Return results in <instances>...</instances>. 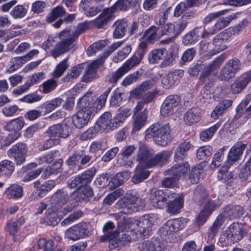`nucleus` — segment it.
<instances>
[{
  "instance_id": "obj_1",
  "label": "nucleus",
  "mask_w": 251,
  "mask_h": 251,
  "mask_svg": "<svg viewBox=\"0 0 251 251\" xmlns=\"http://www.w3.org/2000/svg\"><path fill=\"white\" fill-rule=\"evenodd\" d=\"M96 172V168L92 167L75 176L72 177L69 179L68 182L69 188L71 189L75 187L81 188L79 190L72 193L75 201H87L93 196V189L87 185L92 181Z\"/></svg>"
},
{
  "instance_id": "obj_2",
  "label": "nucleus",
  "mask_w": 251,
  "mask_h": 251,
  "mask_svg": "<svg viewBox=\"0 0 251 251\" xmlns=\"http://www.w3.org/2000/svg\"><path fill=\"white\" fill-rule=\"evenodd\" d=\"M154 153L153 149L140 142L135 159L139 166L150 168L156 165L162 166L168 162L171 156L170 152L167 151H163L154 156Z\"/></svg>"
},
{
  "instance_id": "obj_3",
  "label": "nucleus",
  "mask_w": 251,
  "mask_h": 251,
  "mask_svg": "<svg viewBox=\"0 0 251 251\" xmlns=\"http://www.w3.org/2000/svg\"><path fill=\"white\" fill-rule=\"evenodd\" d=\"M169 124L156 123L151 125L145 132L146 140L152 139L157 145L166 146L171 143L173 137Z\"/></svg>"
},
{
  "instance_id": "obj_4",
  "label": "nucleus",
  "mask_w": 251,
  "mask_h": 251,
  "mask_svg": "<svg viewBox=\"0 0 251 251\" xmlns=\"http://www.w3.org/2000/svg\"><path fill=\"white\" fill-rule=\"evenodd\" d=\"M193 200L199 205H203V209L210 214L222 204L219 199L211 200L205 189L200 186L194 192Z\"/></svg>"
},
{
  "instance_id": "obj_5",
  "label": "nucleus",
  "mask_w": 251,
  "mask_h": 251,
  "mask_svg": "<svg viewBox=\"0 0 251 251\" xmlns=\"http://www.w3.org/2000/svg\"><path fill=\"white\" fill-rule=\"evenodd\" d=\"M69 32L68 29H66L60 33L61 41L57 43L54 49L51 52L52 56L55 59L69 51L74 46V43L76 41L77 39L72 34H70Z\"/></svg>"
},
{
  "instance_id": "obj_6",
  "label": "nucleus",
  "mask_w": 251,
  "mask_h": 251,
  "mask_svg": "<svg viewBox=\"0 0 251 251\" xmlns=\"http://www.w3.org/2000/svg\"><path fill=\"white\" fill-rule=\"evenodd\" d=\"M243 226L238 223H233L225 230L220 237L221 242H225L226 245H232L241 240L244 235Z\"/></svg>"
},
{
  "instance_id": "obj_7",
  "label": "nucleus",
  "mask_w": 251,
  "mask_h": 251,
  "mask_svg": "<svg viewBox=\"0 0 251 251\" xmlns=\"http://www.w3.org/2000/svg\"><path fill=\"white\" fill-rule=\"evenodd\" d=\"M141 61L142 60L137 57L136 55L134 54L116 71L112 72L107 75L106 79L110 83L114 84H116L119 79L131 69L139 64L141 62Z\"/></svg>"
},
{
  "instance_id": "obj_8",
  "label": "nucleus",
  "mask_w": 251,
  "mask_h": 251,
  "mask_svg": "<svg viewBox=\"0 0 251 251\" xmlns=\"http://www.w3.org/2000/svg\"><path fill=\"white\" fill-rule=\"evenodd\" d=\"M92 156L85 151L78 150L74 151L66 161L70 168H77L79 170L87 165L92 159Z\"/></svg>"
},
{
  "instance_id": "obj_9",
  "label": "nucleus",
  "mask_w": 251,
  "mask_h": 251,
  "mask_svg": "<svg viewBox=\"0 0 251 251\" xmlns=\"http://www.w3.org/2000/svg\"><path fill=\"white\" fill-rule=\"evenodd\" d=\"M242 63L237 58L230 59L225 64L220 72L219 78L222 81H228L234 77L241 69Z\"/></svg>"
},
{
  "instance_id": "obj_10",
  "label": "nucleus",
  "mask_w": 251,
  "mask_h": 251,
  "mask_svg": "<svg viewBox=\"0 0 251 251\" xmlns=\"http://www.w3.org/2000/svg\"><path fill=\"white\" fill-rule=\"evenodd\" d=\"M227 55L224 53L217 57L211 63L207 66L204 65V68L200 76V80L201 82L210 81V77L215 74V71L221 65L226 58Z\"/></svg>"
},
{
  "instance_id": "obj_11",
  "label": "nucleus",
  "mask_w": 251,
  "mask_h": 251,
  "mask_svg": "<svg viewBox=\"0 0 251 251\" xmlns=\"http://www.w3.org/2000/svg\"><path fill=\"white\" fill-rule=\"evenodd\" d=\"M27 151V145L19 142L13 146L8 151V155L14 158L17 165H21L25 161Z\"/></svg>"
},
{
  "instance_id": "obj_12",
  "label": "nucleus",
  "mask_w": 251,
  "mask_h": 251,
  "mask_svg": "<svg viewBox=\"0 0 251 251\" xmlns=\"http://www.w3.org/2000/svg\"><path fill=\"white\" fill-rule=\"evenodd\" d=\"M124 215L123 212H119L114 214V217L118 222V229L112 232L109 235V237L111 240V242H113V239L118 235L120 232L125 231L131 227L133 220L128 218L127 216H124Z\"/></svg>"
},
{
  "instance_id": "obj_13",
  "label": "nucleus",
  "mask_w": 251,
  "mask_h": 251,
  "mask_svg": "<svg viewBox=\"0 0 251 251\" xmlns=\"http://www.w3.org/2000/svg\"><path fill=\"white\" fill-rule=\"evenodd\" d=\"M169 197V192L167 190H151L150 194L151 204L154 207L163 208Z\"/></svg>"
},
{
  "instance_id": "obj_14",
  "label": "nucleus",
  "mask_w": 251,
  "mask_h": 251,
  "mask_svg": "<svg viewBox=\"0 0 251 251\" xmlns=\"http://www.w3.org/2000/svg\"><path fill=\"white\" fill-rule=\"evenodd\" d=\"M247 146V144L242 141L238 142L233 145L229 151L227 160L225 161L226 168L231 167L240 159Z\"/></svg>"
},
{
  "instance_id": "obj_15",
  "label": "nucleus",
  "mask_w": 251,
  "mask_h": 251,
  "mask_svg": "<svg viewBox=\"0 0 251 251\" xmlns=\"http://www.w3.org/2000/svg\"><path fill=\"white\" fill-rule=\"evenodd\" d=\"M184 227V224L181 219H175L168 220L159 229L158 232L161 236L165 237L172 235Z\"/></svg>"
},
{
  "instance_id": "obj_16",
  "label": "nucleus",
  "mask_w": 251,
  "mask_h": 251,
  "mask_svg": "<svg viewBox=\"0 0 251 251\" xmlns=\"http://www.w3.org/2000/svg\"><path fill=\"white\" fill-rule=\"evenodd\" d=\"M89 231L85 224H79L66 230L65 237L74 241L83 238L88 234Z\"/></svg>"
},
{
  "instance_id": "obj_17",
  "label": "nucleus",
  "mask_w": 251,
  "mask_h": 251,
  "mask_svg": "<svg viewBox=\"0 0 251 251\" xmlns=\"http://www.w3.org/2000/svg\"><path fill=\"white\" fill-rule=\"evenodd\" d=\"M94 115V112L80 109L73 117V124L76 128H81L88 124Z\"/></svg>"
},
{
  "instance_id": "obj_18",
  "label": "nucleus",
  "mask_w": 251,
  "mask_h": 251,
  "mask_svg": "<svg viewBox=\"0 0 251 251\" xmlns=\"http://www.w3.org/2000/svg\"><path fill=\"white\" fill-rule=\"evenodd\" d=\"M114 118L112 119V114L109 112H105L97 121L95 125L100 128V132L105 130H114L116 126H113Z\"/></svg>"
},
{
  "instance_id": "obj_19",
  "label": "nucleus",
  "mask_w": 251,
  "mask_h": 251,
  "mask_svg": "<svg viewBox=\"0 0 251 251\" xmlns=\"http://www.w3.org/2000/svg\"><path fill=\"white\" fill-rule=\"evenodd\" d=\"M136 150L134 145H128L124 147L119 153L121 158L118 160V162L121 166L126 167H131L133 164V161L128 160V158L132 155Z\"/></svg>"
},
{
  "instance_id": "obj_20",
  "label": "nucleus",
  "mask_w": 251,
  "mask_h": 251,
  "mask_svg": "<svg viewBox=\"0 0 251 251\" xmlns=\"http://www.w3.org/2000/svg\"><path fill=\"white\" fill-rule=\"evenodd\" d=\"M155 82L153 80H148L140 84L135 89L130 92V94H157L159 91L154 89Z\"/></svg>"
},
{
  "instance_id": "obj_21",
  "label": "nucleus",
  "mask_w": 251,
  "mask_h": 251,
  "mask_svg": "<svg viewBox=\"0 0 251 251\" xmlns=\"http://www.w3.org/2000/svg\"><path fill=\"white\" fill-rule=\"evenodd\" d=\"M113 14L109 8H104L101 14L94 21V25L99 29L105 28L112 20Z\"/></svg>"
},
{
  "instance_id": "obj_22",
  "label": "nucleus",
  "mask_w": 251,
  "mask_h": 251,
  "mask_svg": "<svg viewBox=\"0 0 251 251\" xmlns=\"http://www.w3.org/2000/svg\"><path fill=\"white\" fill-rule=\"evenodd\" d=\"M251 80V71L243 74L240 78L236 80L231 85V89L234 94H238L247 86Z\"/></svg>"
},
{
  "instance_id": "obj_23",
  "label": "nucleus",
  "mask_w": 251,
  "mask_h": 251,
  "mask_svg": "<svg viewBox=\"0 0 251 251\" xmlns=\"http://www.w3.org/2000/svg\"><path fill=\"white\" fill-rule=\"evenodd\" d=\"M189 170V164L188 162H184L174 165L168 172L169 175L179 178L185 176Z\"/></svg>"
},
{
  "instance_id": "obj_24",
  "label": "nucleus",
  "mask_w": 251,
  "mask_h": 251,
  "mask_svg": "<svg viewBox=\"0 0 251 251\" xmlns=\"http://www.w3.org/2000/svg\"><path fill=\"white\" fill-rule=\"evenodd\" d=\"M244 213V208L238 205H227L221 213L224 218H228L230 220L237 219L242 217Z\"/></svg>"
},
{
  "instance_id": "obj_25",
  "label": "nucleus",
  "mask_w": 251,
  "mask_h": 251,
  "mask_svg": "<svg viewBox=\"0 0 251 251\" xmlns=\"http://www.w3.org/2000/svg\"><path fill=\"white\" fill-rule=\"evenodd\" d=\"M201 27H197L186 34L183 37L182 44L185 45H191L196 43L202 36V31Z\"/></svg>"
},
{
  "instance_id": "obj_26",
  "label": "nucleus",
  "mask_w": 251,
  "mask_h": 251,
  "mask_svg": "<svg viewBox=\"0 0 251 251\" xmlns=\"http://www.w3.org/2000/svg\"><path fill=\"white\" fill-rule=\"evenodd\" d=\"M193 147L188 141L181 143L175 151L174 158L176 162L182 161L188 157V152Z\"/></svg>"
},
{
  "instance_id": "obj_27",
  "label": "nucleus",
  "mask_w": 251,
  "mask_h": 251,
  "mask_svg": "<svg viewBox=\"0 0 251 251\" xmlns=\"http://www.w3.org/2000/svg\"><path fill=\"white\" fill-rule=\"evenodd\" d=\"M128 23L125 19L116 21L113 24V36L115 39L123 38L127 33Z\"/></svg>"
},
{
  "instance_id": "obj_28",
  "label": "nucleus",
  "mask_w": 251,
  "mask_h": 251,
  "mask_svg": "<svg viewBox=\"0 0 251 251\" xmlns=\"http://www.w3.org/2000/svg\"><path fill=\"white\" fill-rule=\"evenodd\" d=\"M233 19V17L232 16L220 18L215 24L214 29L209 31L204 29L202 31V36L205 37L206 35L214 34L218 30H221L227 26Z\"/></svg>"
},
{
  "instance_id": "obj_29",
  "label": "nucleus",
  "mask_w": 251,
  "mask_h": 251,
  "mask_svg": "<svg viewBox=\"0 0 251 251\" xmlns=\"http://www.w3.org/2000/svg\"><path fill=\"white\" fill-rule=\"evenodd\" d=\"M51 199L56 205L62 206L69 201L70 196L65 188H61L57 190L52 195Z\"/></svg>"
},
{
  "instance_id": "obj_30",
  "label": "nucleus",
  "mask_w": 251,
  "mask_h": 251,
  "mask_svg": "<svg viewBox=\"0 0 251 251\" xmlns=\"http://www.w3.org/2000/svg\"><path fill=\"white\" fill-rule=\"evenodd\" d=\"M202 110L199 107H192L184 115V121L187 124L191 125L199 122L201 118Z\"/></svg>"
},
{
  "instance_id": "obj_31",
  "label": "nucleus",
  "mask_w": 251,
  "mask_h": 251,
  "mask_svg": "<svg viewBox=\"0 0 251 251\" xmlns=\"http://www.w3.org/2000/svg\"><path fill=\"white\" fill-rule=\"evenodd\" d=\"M25 124L24 118L20 116L9 121L4 126V129L8 131L18 132L23 128Z\"/></svg>"
},
{
  "instance_id": "obj_32",
  "label": "nucleus",
  "mask_w": 251,
  "mask_h": 251,
  "mask_svg": "<svg viewBox=\"0 0 251 251\" xmlns=\"http://www.w3.org/2000/svg\"><path fill=\"white\" fill-rule=\"evenodd\" d=\"M6 197L9 199L16 200L22 197L23 188L18 184H11L8 187L5 193Z\"/></svg>"
},
{
  "instance_id": "obj_33",
  "label": "nucleus",
  "mask_w": 251,
  "mask_h": 251,
  "mask_svg": "<svg viewBox=\"0 0 251 251\" xmlns=\"http://www.w3.org/2000/svg\"><path fill=\"white\" fill-rule=\"evenodd\" d=\"M34 184L35 187L37 188V191H39L38 196L42 198L55 186L56 182L54 180H49L39 186L40 185L39 181H37L34 183Z\"/></svg>"
},
{
  "instance_id": "obj_34",
  "label": "nucleus",
  "mask_w": 251,
  "mask_h": 251,
  "mask_svg": "<svg viewBox=\"0 0 251 251\" xmlns=\"http://www.w3.org/2000/svg\"><path fill=\"white\" fill-rule=\"evenodd\" d=\"M131 110L130 108H120L118 110L116 115L114 117V125L116 128L119 127L126 120L131 114Z\"/></svg>"
},
{
  "instance_id": "obj_35",
  "label": "nucleus",
  "mask_w": 251,
  "mask_h": 251,
  "mask_svg": "<svg viewBox=\"0 0 251 251\" xmlns=\"http://www.w3.org/2000/svg\"><path fill=\"white\" fill-rule=\"evenodd\" d=\"M99 66V64L97 61H94L89 64L86 69L85 74L82 78V81L85 82L91 81L94 78Z\"/></svg>"
},
{
  "instance_id": "obj_36",
  "label": "nucleus",
  "mask_w": 251,
  "mask_h": 251,
  "mask_svg": "<svg viewBox=\"0 0 251 251\" xmlns=\"http://www.w3.org/2000/svg\"><path fill=\"white\" fill-rule=\"evenodd\" d=\"M166 49L165 48L154 49L148 54V61L150 64H155L158 63L163 59Z\"/></svg>"
},
{
  "instance_id": "obj_37",
  "label": "nucleus",
  "mask_w": 251,
  "mask_h": 251,
  "mask_svg": "<svg viewBox=\"0 0 251 251\" xmlns=\"http://www.w3.org/2000/svg\"><path fill=\"white\" fill-rule=\"evenodd\" d=\"M183 198L181 197H178L172 201L167 202V211L173 215L177 214L183 207Z\"/></svg>"
},
{
  "instance_id": "obj_38",
  "label": "nucleus",
  "mask_w": 251,
  "mask_h": 251,
  "mask_svg": "<svg viewBox=\"0 0 251 251\" xmlns=\"http://www.w3.org/2000/svg\"><path fill=\"white\" fill-rule=\"evenodd\" d=\"M205 176L204 170L201 165L192 168L190 175L189 180L193 184H197Z\"/></svg>"
},
{
  "instance_id": "obj_39",
  "label": "nucleus",
  "mask_w": 251,
  "mask_h": 251,
  "mask_svg": "<svg viewBox=\"0 0 251 251\" xmlns=\"http://www.w3.org/2000/svg\"><path fill=\"white\" fill-rule=\"evenodd\" d=\"M147 119V110L145 109L139 113L134 119L132 123V132H136L140 130L144 126Z\"/></svg>"
},
{
  "instance_id": "obj_40",
  "label": "nucleus",
  "mask_w": 251,
  "mask_h": 251,
  "mask_svg": "<svg viewBox=\"0 0 251 251\" xmlns=\"http://www.w3.org/2000/svg\"><path fill=\"white\" fill-rule=\"evenodd\" d=\"M225 149L223 147L214 153L212 162L209 165L211 169L214 170L223 164L225 157Z\"/></svg>"
},
{
  "instance_id": "obj_41",
  "label": "nucleus",
  "mask_w": 251,
  "mask_h": 251,
  "mask_svg": "<svg viewBox=\"0 0 251 251\" xmlns=\"http://www.w3.org/2000/svg\"><path fill=\"white\" fill-rule=\"evenodd\" d=\"M221 124L222 122L219 121L211 127L202 131L200 134V139L203 142L210 140L220 127Z\"/></svg>"
},
{
  "instance_id": "obj_42",
  "label": "nucleus",
  "mask_w": 251,
  "mask_h": 251,
  "mask_svg": "<svg viewBox=\"0 0 251 251\" xmlns=\"http://www.w3.org/2000/svg\"><path fill=\"white\" fill-rule=\"evenodd\" d=\"M15 170V164L9 160H3L0 162V175L10 176Z\"/></svg>"
},
{
  "instance_id": "obj_43",
  "label": "nucleus",
  "mask_w": 251,
  "mask_h": 251,
  "mask_svg": "<svg viewBox=\"0 0 251 251\" xmlns=\"http://www.w3.org/2000/svg\"><path fill=\"white\" fill-rule=\"evenodd\" d=\"M94 100V97H92L91 95H83L79 99L77 102V106L80 109H83L84 111H92L93 101Z\"/></svg>"
},
{
  "instance_id": "obj_44",
  "label": "nucleus",
  "mask_w": 251,
  "mask_h": 251,
  "mask_svg": "<svg viewBox=\"0 0 251 251\" xmlns=\"http://www.w3.org/2000/svg\"><path fill=\"white\" fill-rule=\"evenodd\" d=\"M66 11L62 6H57L52 9L46 17V21L51 23L57 18L62 17L65 15Z\"/></svg>"
},
{
  "instance_id": "obj_45",
  "label": "nucleus",
  "mask_w": 251,
  "mask_h": 251,
  "mask_svg": "<svg viewBox=\"0 0 251 251\" xmlns=\"http://www.w3.org/2000/svg\"><path fill=\"white\" fill-rule=\"evenodd\" d=\"M213 148L210 146H204L200 147L197 152V158L199 160L205 161L212 154Z\"/></svg>"
},
{
  "instance_id": "obj_46",
  "label": "nucleus",
  "mask_w": 251,
  "mask_h": 251,
  "mask_svg": "<svg viewBox=\"0 0 251 251\" xmlns=\"http://www.w3.org/2000/svg\"><path fill=\"white\" fill-rule=\"evenodd\" d=\"M116 205L119 208L123 209V211L120 212H123V214H131L134 211V208L127 201L125 196L123 198L118 200L116 203Z\"/></svg>"
},
{
  "instance_id": "obj_47",
  "label": "nucleus",
  "mask_w": 251,
  "mask_h": 251,
  "mask_svg": "<svg viewBox=\"0 0 251 251\" xmlns=\"http://www.w3.org/2000/svg\"><path fill=\"white\" fill-rule=\"evenodd\" d=\"M84 65L85 63H82L72 67L70 73H68L67 75L63 78L64 81L68 82L71 79L77 77L82 72Z\"/></svg>"
},
{
  "instance_id": "obj_48",
  "label": "nucleus",
  "mask_w": 251,
  "mask_h": 251,
  "mask_svg": "<svg viewBox=\"0 0 251 251\" xmlns=\"http://www.w3.org/2000/svg\"><path fill=\"white\" fill-rule=\"evenodd\" d=\"M213 45L214 46V49L209 52L210 55H213L216 53L222 51L227 48V46L225 42L222 39H219L216 36L213 40Z\"/></svg>"
},
{
  "instance_id": "obj_49",
  "label": "nucleus",
  "mask_w": 251,
  "mask_h": 251,
  "mask_svg": "<svg viewBox=\"0 0 251 251\" xmlns=\"http://www.w3.org/2000/svg\"><path fill=\"white\" fill-rule=\"evenodd\" d=\"M176 56V54L174 50H169V51H167L166 50V52L164 56V58L160 64V67L163 68L172 65Z\"/></svg>"
},
{
  "instance_id": "obj_50",
  "label": "nucleus",
  "mask_w": 251,
  "mask_h": 251,
  "mask_svg": "<svg viewBox=\"0 0 251 251\" xmlns=\"http://www.w3.org/2000/svg\"><path fill=\"white\" fill-rule=\"evenodd\" d=\"M99 132H100V128L95 125L82 132L80 136V139L81 141L90 140L95 137Z\"/></svg>"
},
{
  "instance_id": "obj_51",
  "label": "nucleus",
  "mask_w": 251,
  "mask_h": 251,
  "mask_svg": "<svg viewBox=\"0 0 251 251\" xmlns=\"http://www.w3.org/2000/svg\"><path fill=\"white\" fill-rule=\"evenodd\" d=\"M107 97V95H100L99 98L96 99L94 97V100L93 101L92 111H91L94 112L95 115L105 105Z\"/></svg>"
},
{
  "instance_id": "obj_52",
  "label": "nucleus",
  "mask_w": 251,
  "mask_h": 251,
  "mask_svg": "<svg viewBox=\"0 0 251 251\" xmlns=\"http://www.w3.org/2000/svg\"><path fill=\"white\" fill-rule=\"evenodd\" d=\"M123 194L124 190L121 189H118L107 195L103 200V203L105 205H110L116 200Z\"/></svg>"
},
{
  "instance_id": "obj_53",
  "label": "nucleus",
  "mask_w": 251,
  "mask_h": 251,
  "mask_svg": "<svg viewBox=\"0 0 251 251\" xmlns=\"http://www.w3.org/2000/svg\"><path fill=\"white\" fill-rule=\"evenodd\" d=\"M158 34L160 36L173 34L174 37H177L176 33V25L172 23H168L162 27H159Z\"/></svg>"
},
{
  "instance_id": "obj_54",
  "label": "nucleus",
  "mask_w": 251,
  "mask_h": 251,
  "mask_svg": "<svg viewBox=\"0 0 251 251\" xmlns=\"http://www.w3.org/2000/svg\"><path fill=\"white\" fill-rule=\"evenodd\" d=\"M130 175L129 172L127 171L122 172L116 174L112 178V182L114 186L117 187L122 184L126 180L128 179Z\"/></svg>"
},
{
  "instance_id": "obj_55",
  "label": "nucleus",
  "mask_w": 251,
  "mask_h": 251,
  "mask_svg": "<svg viewBox=\"0 0 251 251\" xmlns=\"http://www.w3.org/2000/svg\"><path fill=\"white\" fill-rule=\"evenodd\" d=\"M60 140L58 138H51L47 139L43 142H41L38 146V149L40 151H43L48 150L53 146L58 145L59 143Z\"/></svg>"
},
{
  "instance_id": "obj_56",
  "label": "nucleus",
  "mask_w": 251,
  "mask_h": 251,
  "mask_svg": "<svg viewBox=\"0 0 251 251\" xmlns=\"http://www.w3.org/2000/svg\"><path fill=\"white\" fill-rule=\"evenodd\" d=\"M26 8L22 5H18L15 6L10 11V15L15 19H21L26 14Z\"/></svg>"
},
{
  "instance_id": "obj_57",
  "label": "nucleus",
  "mask_w": 251,
  "mask_h": 251,
  "mask_svg": "<svg viewBox=\"0 0 251 251\" xmlns=\"http://www.w3.org/2000/svg\"><path fill=\"white\" fill-rule=\"evenodd\" d=\"M60 155V153L58 150H53L44 154L39 157V159L41 163H50L53 161L54 158L59 157Z\"/></svg>"
},
{
  "instance_id": "obj_58",
  "label": "nucleus",
  "mask_w": 251,
  "mask_h": 251,
  "mask_svg": "<svg viewBox=\"0 0 251 251\" xmlns=\"http://www.w3.org/2000/svg\"><path fill=\"white\" fill-rule=\"evenodd\" d=\"M142 75V73H140L139 71H137L127 75L123 80L122 85L124 86H127L133 83L136 82L140 76Z\"/></svg>"
},
{
  "instance_id": "obj_59",
  "label": "nucleus",
  "mask_w": 251,
  "mask_h": 251,
  "mask_svg": "<svg viewBox=\"0 0 251 251\" xmlns=\"http://www.w3.org/2000/svg\"><path fill=\"white\" fill-rule=\"evenodd\" d=\"M142 248L147 251H162L163 250V247L160 243L156 242L155 243L149 241L143 243Z\"/></svg>"
},
{
  "instance_id": "obj_60",
  "label": "nucleus",
  "mask_w": 251,
  "mask_h": 251,
  "mask_svg": "<svg viewBox=\"0 0 251 251\" xmlns=\"http://www.w3.org/2000/svg\"><path fill=\"white\" fill-rule=\"evenodd\" d=\"M197 50L195 48H191L186 50L183 53L181 57L180 64H184L185 62L191 61L195 56Z\"/></svg>"
},
{
  "instance_id": "obj_61",
  "label": "nucleus",
  "mask_w": 251,
  "mask_h": 251,
  "mask_svg": "<svg viewBox=\"0 0 251 251\" xmlns=\"http://www.w3.org/2000/svg\"><path fill=\"white\" fill-rule=\"evenodd\" d=\"M68 60V58H66L56 66L53 72V77L54 78H59L60 77L68 68L69 66L67 64Z\"/></svg>"
},
{
  "instance_id": "obj_62",
  "label": "nucleus",
  "mask_w": 251,
  "mask_h": 251,
  "mask_svg": "<svg viewBox=\"0 0 251 251\" xmlns=\"http://www.w3.org/2000/svg\"><path fill=\"white\" fill-rule=\"evenodd\" d=\"M106 45L105 40H100L91 45L87 50V54L92 56L97 51L102 50Z\"/></svg>"
},
{
  "instance_id": "obj_63",
  "label": "nucleus",
  "mask_w": 251,
  "mask_h": 251,
  "mask_svg": "<svg viewBox=\"0 0 251 251\" xmlns=\"http://www.w3.org/2000/svg\"><path fill=\"white\" fill-rule=\"evenodd\" d=\"M62 129V126L60 124L54 125L50 126L46 131L45 133L48 134L50 137L59 138L61 135L60 130Z\"/></svg>"
},
{
  "instance_id": "obj_64",
  "label": "nucleus",
  "mask_w": 251,
  "mask_h": 251,
  "mask_svg": "<svg viewBox=\"0 0 251 251\" xmlns=\"http://www.w3.org/2000/svg\"><path fill=\"white\" fill-rule=\"evenodd\" d=\"M150 175V172L147 170H142L137 172L132 177V182L134 184H137L147 179Z\"/></svg>"
}]
</instances>
